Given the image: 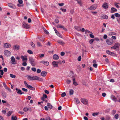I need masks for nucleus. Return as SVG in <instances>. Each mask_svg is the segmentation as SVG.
<instances>
[{"mask_svg": "<svg viewBox=\"0 0 120 120\" xmlns=\"http://www.w3.org/2000/svg\"><path fill=\"white\" fill-rule=\"evenodd\" d=\"M97 7V4H94L91 6L89 7L88 9L91 10H94L96 9Z\"/></svg>", "mask_w": 120, "mask_h": 120, "instance_id": "7ed1b4c3", "label": "nucleus"}, {"mask_svg": "<svg viewBox=\"0 0 120 120\" xmlns=\"http://www.w3.org/2000/svg\"><path fill=\"white\" fill-rule=\"evenodd\" d=\"M4 53L5 55L8 57L10 56L11 54V52L7 50H6L4 51Z\"/></svg>", "mask_w": 120, "mask_h": 120, "instance_id": "1a4fd4ad", "label": "nucleus"}, {"mask_svg": "<svg viewBox=\"0 0 120 120\" xmlns=\"http://www.w3.org/2000/svg\"><path fill=\"white\" fill-rule=\"evenodd\" d=\"M114 15L116 17H120V14L118 13H115V14Z\"/></svg>", "mask_w": 120, "mask_h": 120, "instance_id": "58836bf2", "label": "nucleus"}, {"mask_svg": "<svg viewBox=\"0 0 120 120\" xmlns=\"http://www.w3.org/2000/svg\"><path fill=\"white\" fill-rule=\"evenodd\" d=\"M2 112L4 114H5L6 113V111L5 110H3L2 111Z\"/></svg>", "mask_w": 120, "mask_h": 120, "instance_id": "bf43d9fd", "label": "nucleus"}, {"mask_svg": "<svg viewBox=\"0 0 120 120\" xmlns=\"http://www.w3.org/2000/svg\"><path fill=\"white\" fill-rule=\"evenodd\" d=\"M57 42L58 43L62 45H63L64 44V43L63 41L60 40H58Z\"/></svg>", "mask_w": 120, "mask_h": 120, "instance_id": "c85d7f7f", "label": "nucleus"}, {"mask_svg": "<svg viewBox=\"0 0 120 120\" xmlns=\"http://www.w3.org/2000/svg\"><path fill=\"white\" fill-rule=\"evenodd\" d=\"M66 95V94L65 92H64L61 94V96L62 97H64Z\"/></svg>", "mask_w": 120, "mask_h": 120, "instance_id": "864d4df0", "label": "nucleus"}, {"mask_svg": "<svg viewBox=\"0 0 120 120\" xmlns=\"http://www.w3.org/2000/svg\"><path fill=\"white\" fill-rule=\"evenodd\" d=\"M24 83L25 86L29 89H32L33 88V87L32 86L28 85L26 81H24Z\"/></svg>", "mask_w": 120, "mask_h": 120, "instance_id": "9b49d317", "label": "nucleus"}, {"mask_svg": "<svg viewBox=\"0 0 120 120\" xmlns=\"http://www.w3.org/2000/svg\"><path fill=\"white\" fill-rule=\"evenodd\" d=\"M74 28L77 30L79 31H80L81 30L80 27L79 26H75Z\"/></svg>", "mask_w": 120, "mask_h": 120, "instance_id": "bb28decb", "label": "nucleus"}, {"mask_svg": "<svg viewBox=\"0 0 120 120\" xmlns=\"http://www.w3.org/2000/svg\"><path fill=\"white\" fill-rule=\"evenodd\" d=\"M15 89L16 91L17 92V94H20L22 91H21L20 90L18 89L17 88H16Z\"/></svg>", "mask_w": 120, "mask_h": 120, "instance_id": "cd10ccee", "label": "nucleus"}, {"mask_svg": "<svg viewBox=\"0 0 120 120\" xmlns=\"http://www.w3.org/2000/svg\"><path fill=\"white\" fill-rule=\"evenodd\" d=\"M55 32L56 33V34L59 37H61V35L60 34L59 32L57 31H56Z\"/></svg>", "mask_w": 120, "mask_h": 120, "instance_id": "4c0bfd02", "label": "nucleus"}, {"mask_svg": "<svg viewBox=\"0 0 120 120\" xmlns=\"http://www.w3.org/2000/svg\"><path fill=\"white\" fill-rule=\"evenodd\" d=\"M111 99L115 101H117V98L115 96L112 95L111 96Z\"/></svg>", "mask_w": 120, "mask_h": 120, "instance_id": "4be33fe9", "label": "nucleus"}, {"mask_svg": "<svg viewBox=\"0 0 120 120\" xmlns=\"http://www.w3.org/2000/svg\"><path fill=\"white\" fill-rule=\"evenodd\" d=\"M18 2L20 4H21L23 3V1L22 0H18Z\"/></svg>", "mask_w": 120, "mask_h": 120, "instance_id": "6e6d98bb", "label": "nucleus"}, {"mask_svg": "<svg viewBox=\"0 0 120 120\" xmlns=\"http://www.w3.org/2000/svg\"><path fill=\"white\" fill-rule=\"evenodd\" d=\"M11 59L12 62V64H16V63H14V62H15V59L14 57V56L11 57Z\"/></svg>", "mask_w": 120, "mask_h": 120, "instance_id": "6ab92c4d", "label": "nucleus"}, {"mask_svg": "<svg viewBox=\"0 0 120 120\" xmlns=\"http://www.w3.org/2000/svg\"><path fill=\"white\" fill-rule=\"evenodd\" d=\"M45 119L46 120H52L49 116L46 117Z\"/></svg>", "mask_w": 120, "mask_h": 120, "instance_id": "603ef678", "label": "nucleus"}, {"mask_svg": "<svg viewBox=\"0 0 120 120\" xmlns=\"http://www.w3.org/2000/svg\"><path fill=\"white\" fill-rule=\"evenodd\" d=\"M41 71V70L39 69H38L37 71V72L38 73H40Z\"/></svg>", "mask_w": 120, "mask_h": 120, "instance_id": "680f3d73", "label": "nucleus"}, {"mask_svg": "<svg viewBox=\"0 0 120 120\" xmlns=\"http://www.w3.org/2000/svg\"><path fill=\"white\" fill-rule=\"evenodd\" d=\"M29 60L31 65L33 66H34L35 65V64L34 62V60L31 57H29Z\"/></svg>", "mask_w": 120, "mask_h": 120, "instance_id": "f03ea898", "label": "nucleus"}, {"mask_svg": "<svg viewBox=\"0 0 120 120\" xmlns=\"http://www.w3.org/2000/svg\"><path fill=\"white\" fill-rule=\"evenodd\" d=\"M107 44L109 45H111L113 43V41L112 40L107 39L106 41Z\"/></svg>", "mask_w": 120, "mask_h": 120, "instance_id": "423d86ee", "label": "nucleus"}, {"mask_svg": "<svg viewBox=\"0 0 120 120\" xmlns=\"http://www.w3.org/2000/svg\"><path fill=\"white\" fill-rule=\"evenodd\" d=\"M2 67L0 65V75H3L4 72L2 70H1Z\"/></svg>", "mask_w": 120, "mask_h": 120, "instance_id": "a878e982", "label": "nucleus"}, {"mask_svg": "<svg viewBox=\"0 0 120 120\" xmlns=\"http://www.w3.org/2000/svg\"><path fill=\"white\" fill-rule=\"evenodd\" d=\"M22 65L24 66H26L27 65V64L26 62L24 61L22 63Z\"/></svg>", "mask_w": 120, "mask_h": 120, "instance_id": "de8ad7c7", "label": "nucleus"}, {"mask_svg": "<svg viewBox=\"0 0 120 120\" xmlns=\"http://www.w3.org/2000/svg\"><path fill=\"white\" fill-rule=\"evenodd\" d=\"M71 82V80L67 79L66 80V82L67 84H69Z\"/></svg>", "mask_w": 120, "mask_h": 120, "instance_id": "37998d69", "label": "nucleus"}, {"mask_svg": "<svg viewBox=\"0 0 120 120\" xmlns=\"http://www.w3.org/2000/svg\"><path fill=\"white\" fill-rule=\"evenodd\" d=\"M111 10L112 11L111 12V13H113L117 11V10L113 7H112L111 8Z\"/></svg>", "mask_w": 120, "mask_h": 120, "instance_id": "5701e85b", "label": "nucleus"}, {"mask_svg": "<svg viewBox=\"0 0 120 120\" xmlns=\"http://www.w3.org/2000/svg\"><path fill=\"white\" fill-rule=\"evenodd\" d=\"M17 117L16 116L14 117L13 116H11V120H17Z\"/></svg>", "mask_w": 120, "mask_h": 120, "instance_id": "473e14b6", "label": "nucleus"}, {"mask_svg": "<svg viewBox=\"0 0 120 120\" xmlns=\"http://www.w3.org/2000/svg\"><path fill=\"white\" fill-rule=\"evenodd\" d=\"M40 63L43 64L44 65L47 66L49 65V64L48 62L45 60H42L40 62Z\"/></svg>", "mask_w": 120, "mask_h": 120, "instance_id": "9d476101", "label": "nucleus"}, {"mask_svg": "<svg viewBox=\"0 0 120 120\" xmlns=\"http://www.w3.org/2000/svg\"><path fill=\"white\" fill-rule=\"evenodd\" d=\"M58 4L60 6H62L64 5V3H59Z\"/></svg>", "mask_w": 120, "mask_h": 120, "instance_id": "052dcab7", "label": "nucleus"}, {"mask_svg": "<svg viewBox=\"0 0 120 120\" xmlns=\"http://www.w3.org/2000/svg\"><path fill=\"white\" fill-rule=\"evenodd\" d=\"M8 5L9 7L13 9H15L16 8L15 6L12 3H8Z\"/></svg>", "mask_w": 120, "mask_h": 120, "instance_id": "f8f14e48", "label": "nucleus"}, {"mask_svg": "<svg viewBox=\"0 0 120 120\" xmlns=\"http://www.w3.org/2000/svg\"><path fill=\"white\" fill-rule=\"evenodd\" d=\"M99 114V112H95L93 113L92 114V115L94 116H97Z\"/></svg>", "mask_w": 120, "mask_h": 120, "instance_id": "2f4dec72", "label": "nucleus"}, {"mask_svg": "<svg viewBox=\"0 0 120 120\" xmlns=\"http://www.w3.org/2000/svg\"><path fill=\"white\" fill-rule=\"evenodd\" d=\"M118 114L115 115V117L116 119H117L118 118Z\"/></svg>", "mask_w": 120, "mask_h": 120, "instance_id": "69168bd1", "label": "nucleus"}, {"mask_svg": "<svg viewBox=\"0 0 120 120\" xmlns=\"http://www.w3.org/2000/svg\"><path fill=\"white\" fill-rule=\"evenodd\" d=\"M23 110L25 112H27L28 110L29 111H31L32 110L30 108H28L27 107H25L23 109Z\"/></svg>", "mask_w": 120, "mask_h": 120, "instance_id": "2eb2a0df", "label": "nucleus"}, {"mask_svg": "<svg viewBox=\"0 0 120 120\" xmlns=\"http://www.w3.org/2000/svg\"><path fill=\"white\" fill-rule=\"evenodd\" d=\"M30 45L33 48H35V45L32 42H31Z\"/></svg>", "mask_w": 120, "mask_h": 120, "instance_id": "c03bdc74", "label": "nucleus"}, {"mask_svg": "<svg viewBox=\"0 0 120 120\" xmlns=\"http://www.w3.org/2000/svg\"><path fill=\"white\" fill-rule=\"evenodd\" d=\"M80 100L81 102L84 104L87 105L88 103V101L86 99L82 98Z\"/></svg>", "mask_w": 120, "mask_h": 120, "instance_id": "39448f33", "label": "nucleus"}, {"mask_svg": "<svg viewBox=\"0 0 120 120\" xmlns=\"http://www.w3.org/2000/svg\"><path fill=\"white\" fill-rule=\"evenodd\" d=\"M10 77L12 78H15L16 77V75H13L12 74H11L10 75Z\"/></svg>", "mask_w": 120, "mask_h": 120, "instance_id": "72a5a7b5", "label": "nucleus"}, {"mask_svg": "<svg viewBox=\"0 0 120 120\" xmlns=\"http://www.w3.org/2000/svg\"><path fill=\"white\" fill-rule=\"evenodd\" d=\"M93 66L95 68H96L97 67V64H93Z\"/></svg>", "mask_w": 120, "mask_h": 120, "instance_id": "338daca9", "label": "nucleus"}, {"mask_svg": "<svg viewBox=\"0 0 120 120\" xmlns=\"http://www.w3.org/2000/svg\"><path fill=\"white\" fill-rule=\"evenodd\" d=\"M23 26L24 28L27 29L29 28L30 27V26L28 24L23 22Z\"/></svg>", "mask_w": 120, "mask_h": 120, "instance_id": "ddd939ff", "label": "nucleus"}, {"mask_svg": "<svg viewBox=\"0 0 120 120\" xmlns=\"http://www.w3.org/2000/svg\"><path fill=\"white\" fill-rule=\"evenodd\" d=\"M60 10L64 12H66V10L65 9H63L62 8H61Z\"/></svg>", "mask_w": 120, "mask_h": 120, "instance_id": "3c124183", "label": "nucleus"}, {"mask_svg": "<svg viewBox=\"0 0 120 120\" xmlns=\"http://www.w3.org/2000/svg\"><path fill=\"white\" fill-rule=\"evenodd\" d=\"M81 57L80 56H79L78 58V60L79 61H80L81 60Z\"/></svg>", "mask_w": 120, "mask_h": 120, "instance_id": "e2e57ef3", "label": "nucleus"}, {"mask_svg": "<svg viewBox=\"0 0 120 120\" xmlns=\"http://www.w3.org/2000/svg\"><path fill=\"white\" fill-rule=\"evenodd\" d=\"M73 83L75 86H77L78 85L77 83L75 81V78H73L72 79Z\"/></svg>", "mask_w": 120, "mask_h": 120, "instance_id": "b1692460", "label": "nucleus"}, {"mask_svg": "<svg viewBox=\"0 0 120 120\" xmlns=\"http://www.w3.org/2000/svg\"><path fill=\"white\" fill-rule=\"evenodd\" d=\"M53 58L54 60H57L59 59V57L58 55L55 54L53 56Z\"/></svg>", "mask_w": 120, "mask_h": 120, "instance_id": "aec40b11", "label": "nucleus"}, {"mask_svg": "<svg viewBox=\"0 0 120 120\" xmlns=\"http://www.w3.org/2000/svg\"><path fill=\"white\" fill-rule=\"evenodd\" d=\"M22 90L25 92H27L28 91L27 89L24 88H22Z\"/></svg>", "mask_w": 120, "mask_h": 120, "instance_id": "13d9d810", "label": "nucleus"}, {"mask_svg": "<svg viewBox=\"0 0 120 120\" xmlns=\"http://www.w3.org/2000/svg\"><path fill=\"white\" fill-rule=\"evenodd\" d=\"M90 36L91 38H94V36L92 34H90Z\"/></svg>", "mask_w": 120, "mask_h": 120, "instance_id": "0e129e2a", "label": "nucleus"}, {"mask_svg": "<svg viewBox=\"0 0 120 120\" xmlns=\"http://www.w3.org/2000/svg\"><path fill=\"white\" fill-rule=\"evenodd\" d=\"M74 91L72 89H71L69 91V94L70 95H72L73 94Z\"/></svg>", "mask_w": 120, "mask_h": 120, "instance_id": "f704fd0d", "label": "nucleus"}, {"mask_svg": "<svg viewBox=\"0 0 120 120\" xmlns=\"http://www.w3.org/2000/svg\"><path fill=\"white\" fill-rule=\"evenodd\" d=\"M13 112V111H10L7 113V116H10L11 114Z\"/></svg>", "mask_w": 120, "mask_h": 120, "instance_id": "393cba45", "label": "nucleus"}, {"mask_svg": "<svg viewBox=\"0 0 120 120\" xmlns=\"http://www.w3.org/2000/svg\"><path fill=\"white\" fill-rule=\"evenodd\" d=\"M103 18L105 19H107L108 18V16L106 15H105L103 16Z\"/></svg>", "mask_w": 120, "mask_h": 120, "instance_id": "49530a36", "label": "nucleus"}, {"mask_svg": "<svg viewBox=\"0 0 120 120\" xmlns=\"http://www.w3.org/2000/svg\"><path fill=\"white\" fill-rule=\"evenodd\" d=\"M52 64L54 67H57L58 66V63L57 61H53L52 63Z\"/></svg>", "mask_w": 120, "mask_h": 120, "instance_id": "dca6fc26", "label": "nucleus"}, {"mask_svg": "<svg viewBox=\"0 0 120 120\" xmlns=\"http://www.w3.org/2000/svg\"><path fill=\"white\" fill-rule=\"evenodd\" d=\"M27 79L29 81L35 80H38L41 81H43V79L42 78L36 76H28L27 77Z\"/></svg>", "mask_w": 120, "mask_h": 120, "instance_id": "f257e3e1", "label": "nucleus"}, {"mask_svg": "<svg viewBox=\"0 0 120 120\" xmlns=\"http://www.w3.org/2000/svg\"><path fill=\"white\" fill-rule=\"evenodd\" d=\"M3 84L4 87L5 89H6V88L7 87V85L4 82L3 83Z\"/></svg>", "mask_w": 120, "mask_h": 120, "instance_id": "4d7b16f0", "label": "nucleus"}, {"mask_svg": "<svg viewBox=\"0 0 120 120\" xmlns=\"http://www.w3.org/2000/svg\"><path fill=\"white\" fill-rule=\"evenodd\" d=\"M5 89H7L10 92H11V90L10 89V88L8 87H7Z\"/></svg>", "mask_w": 120, "mask_h": 120, "instance_id": "774afa93", "label": "nucleus"}, {"mask_svg": "<svg viewBox=\"0 0 120 120\" xmlns=\"http://www.w3.org/2000/svg\"><path fill=\"white\" fill-rule=\"evenodd\" d=\"M109 34L111 35H116V34L115 32H111L109 33Z\"/></svg>", "mask_w": 120, "mask_h": 120, "instance_id": "c9c22d12", "label": "nucleus"}, {"mask_svg": "<svg viewBox=\"0 0 120 120\" xmlns=\"http://www.w3.org/2000/svg\"><path fill=\"white\" fill-rule=\"evenodd\" d=\"M44 30L45 33L47 34H49L48 32L46 29H44Z\"/></svg>", "mask_w": 120, "mask_h": 120, "instance_id": "8fccbe9b", "label": "nucleus"}, {"mask_svg": "<svg viewBox=\"0 0 120 120\" xmlns=\"http://www.w3.org/2000/svg\"><path fill=\"white\" fill-rule=\"evenodd\" d=\"M94 41V39H91L89 41V42L90 44H92L93 43V42Z\"/></svg>", "mask_w": 120, "mask_h": 120, "instance_id": "79ce46f5", "label": "nucleus"}, {"mask_svg": "<svg viewBox=\"0 0 120 120\" xmlns=\"http://www.w3.org/2000/svg\"><path fill=\"white\" fill-rule=\"evenodd\" d=\"M4 46L5 48H8L10 47L11 45L9 43H5L4 44Z\"/></svg>", "mask_w": 120, "mask_h": 120, "instance_id": "f3484780", "label": "nucleus"}, {"mask_svg": "<svg viewBox=\"0 0 120 120\" xmlns=\"http://www.w3.org/2000/svg\"><path fill=\"white\" fill-rule=\"evenodd\" d=\"M21 58L22 60L23 61H27V56H21Z\"/></svg>", "mask_w": 120, "mask_h": 120, "instance_id": "4468645a", "label": "nucleus"}, {"mask_svg": "<svg viewBox=\"0 0 120 120\" xmlns=\"http://www.w3.org/2000/svg\"><path fill=\"white\" fill-rule=\"evenodd\" d=\"M119 3H116L115 4V6L117 8L120 7L118 5Z\"/></svg>", "mask_w": 120, "mask_h": 120, "instance_id": "a18cd8bd", "label": "nucleus"}, {"mask_svg": "<svg viewBox=\"0 0 120 120\" xmlns=\"http://www.w3.org/2000/svg\"><path fill=\"white\" fill-rule=\"evenodd\" d=\"M37 44L38 46V47L41 46H42V45L41 44V43L39 42H38L37 43Z\"/></svg>", "mask_w": 120, "mask_h": 120, "instance_id": "09e8293b", "label": "nucleus"}, {"mask_svg": "<svg viewBox=\"0 0 120 120\" xmlns=\"http://www.w3.org/2000/svg\"><path fill=\"white\" fill-rule=\"evenodd\" d=\"M120 46V44L118 42H116L115 43L114 45L111 47L112 49H115L118 48Z\"/></svg>", "mask_w": 120, "mask_h": 120, "instance_id": "20e7f679", "label": "nucleus"}, {"mask_svg": "<svg viewBox=\"0 0 120 120\" xmlns=\"http://www.w3.org/2000/svg\"><path fill=\"white\" fill-rule=\"evenodd\" d=\"M19 46L18 45H15L14 47V49L16 50H18L19 49Z\"/></svg>", "mask_w": 120, "mask_h": 120, "instance_id": "e433bc0d", "label": "nucleus"}, {"mask_svg": "<svg viewBox=\"0 0 120 120\" xmlns=\"http://www.w3.org/2000/svg\"><path fill=\"white\" fill-rule=\"evenodd\" d=\"M74 100L76 102V103L79 104L80 103V101L77 98H75Z\"/></svg>", "mask_w": 120, "mask_h": 120, "instance_id": "7c9ffc66", "label": "nucleus"}, {"mask_svg": "<svg viewBox=\"0 0 120 120\" xmlns=\"http://www.w3.org/2000/svg\"><path fill=\"white\" fill-rule=\"evenodd\" d=\"M77 2L81 6L82 5V3L81 0H79Z\"/></svg>", "mask_w": 120, "mask_h": 120, "instance_id": "ea45409f", "label": "nucleus"}, {"mask_svg": "<svg viewBox=\"0 0 120 120\" xmlns=\"http://www.w3.org/2000/svg\"><path fill=\"white\" fill-rule=\"evenodd\" d=\"M32 70L34 72H35L36 71V69L35 68H31Z\"/></svg>", "mask_w": 120, "mask_h": 120, "instance_id": "5fc2aeb1", "label": "nucleus"}, {"mask_svg": "<svg viewBox=\"0 0 120 120\" xmlns=\"http://www.w3.org/2000/svg\"><path fill=\"white\" fill-rule=\"evenodd\" d=\"M47 105L49 108L50 109H51L52 108V106L50 103H48L47 104Z\"/></svg>", "mask_w": 120, "mask_h": 120, "instance_id": "c756f323", "label": "nucleus"}, {"mask_svg": "<svg viewBox=\"0 0 120 120\" xmlns=\"http://www.w3.org/2000/svg\"><path fill=\"white\" fill-rule=\"evenodd\" d=\"M56 27L58 28H63L64 30H65V28L64 27V26H62L60 24L58 25Z\"/></svg>", "mask_w": 120, "mask_h": 120, "instance_id": "a211bd4d", "label": "nucleus"}, {"mask_svg": "<svg viewBox=\"0 0 120 120\" xmlns=\"http://www.w3.org/2000/svg\"><path fill=\"white\" fill-rule=\"evenodd\" d=\"M47 73L45 71H43L41 72V75L45 77Z\"/></svg>", "mask_w": 120, "mask_h": 120, "instance_id": "412c9836", "label": "nucleus"}, {"mask_svg": "<svg viewBox=\"0 0 120 120\" xmlns=\"http://www.w3.org/2000/svg\"><path fill=\"white\" fill-rule=\"evenodd\" d=\"M27 52L30 54H32L33 53V52L31 50H28Z\"/></svg>", "mask_w": 120, "mask_h": 120, "instance_id": "a19ab883", "label": "nucleus"}, {"mask_svg": "<svg viewBox=\"0 0 120 120\" xmlns=\"http://www.w3.org/2000/svg\"><path fill=\"white\" fill-rule=\"evenodd\" d=\"M108 7V4L106 2L104 3L102 5V7L105 9H107Z\"/></svg>", "mask_w": 120, "mask_h": 120, "instance_id": "0eeeda50", "label": "nucleus"}, {"mask_svg": "<svg viewBox=\"0 0 120 120\" xmlns=\"http://www.w3.org/2000/svg\"><path fill=\"white\" fill-rule=\"evenodd\" d=\"M106 52L109 55L112 56H115L116 55V54L114 52H111L109 50H107L106 51Z\"/></svg>", "mask_w": 120, "mask_h": 120, "instance_id": "6e6552de", "label": "nucleus"}]
</instances>
